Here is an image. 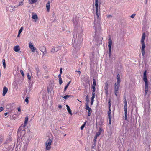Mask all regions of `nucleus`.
Returning a JSON list of instances; mask_svg holds the SVG:
<instances>
[{
    "mask_svg": "<svg viewBox=\"0 0 151 151\" xmlns=\"http://www.w3.org/2000/svg\"><path fill=\"white\" fill-rule=\"evenodd\" d=\"M100 4L101 3L99 4H94V2L93 4V9L95 8V14L96 15V17H95L94 27L96 31V32L101 31V29L100 24Z\"/></svg>",
    "mask_w": 151,
    "mask_h": 151,
    "instance_id": "obj_1",
    "label": "nucleus"
},
{
    "mask_svg": "<svg viewBox=\"0 0 151 151\" xmlns=\"http://www.w3.org/2000/svg\"><path fill=\"white\" fill-rule=\"evenodd\" d=\"M28 121V118L27 117H26L25 118V121L24 124H22L18 129L17 131V134L18 135H20V136H21L22 135L21 134L23 133V134L22 135V136H23L25 133V130L24 128L27 125V123Z\"/></svg>",
    "mask_w": 151,
    "mask_h": 151,
    "instance_id": "obj_2",
    "label": "nucleus"
},
{
    "mask_svg": "<svg viewBox=\"0 0 151 151\" xmlns=\"http://www.w3.org/2000/svg\"><path fill=\"white\" fill-rule=\"evenodd\" d=\"M82 38H73V44L76 48L80 47L82 41Z\"/></svg>",
    "mask_w": 151,
    "mask_h": 151,
    "instance_id": "obj_3",
    "label": "nucleus"
},
{
    "mask_svg": "<svg viewBox=\"0 0 151 151\" xmlns=\"http://www.w3.org/2000/svg\"><path fill=\"white\" fill-rule=\"evenodd\" d=\"M108 55L109 57H110L111 54L112 40L111 38L108 40Z\"/></svg>",
    "mask_w": 151,
    "mask_h": 151,
    "instance_id": "obj_4",
    "label": "nucleus"
},
{
    "mask_svg": "<svg viewBox=\"0 0 151 151\" xmlns=\"http://www.w3.org/2000/svg\"><path fill=\"white\" fill-rule=\"evenodd\" d=\"M145 38H142L141 41L142 45L141 47V53L142 55L143 56L145 55V44L144 40Z\"/></svg>",
    "mask_w": 151,
    "mask_h": 151,
    "instance_id": "obj_5",
    "label": "nucleus"
},
{
    "mask_svg": "<svg viewBox=\"0 0 151 151\" xmlns=\"http://www.w3.org/2000/svg\"><path fill=\"white\" fill-rule=\"evenodd\" d=\"M52 142V140L49 138L46 141L45 143L46 149L47 150H49L51 148V145Z\"/></svg>",
    "mask_w": 151,
    "mask_h": 151,
    "instance_id": "obj_6",
    "label": "nucleus"
},
{
    "mask_svg": "<svg viewBox=\"0 0 151 151\" xmlns=\"http://www.w3.org/2000/svg\"><path fill=\"white\" fill-rule=\"evenodd\" d=\"M29 139H27L26 141H24V147L23 149V150L24 151H26L27 150V146L29 143Z\"/></svg>",
    "mask_w": 151,
    "mask_h": 151,
    "instance_id": "obj_7",
    "label": "nucleus"
},
{
    "mask_svg": "<svg viewBox=\"0 0 151 151\" xmlns=\"http://www.w3.org/2000/svg\"><path fill=\"white\" fill-rule=\"evenodd\" d=\"M146 70L144 71V73L143 80L145 82V85H148L147 79V78Z\"/></svg>",
    "mask_w": 151,
    "mask_h": 151,
    "instance_id": "obj_8",
    "label": "nucleus"
},
{
    "mask_svg": "<svg viewBox=\"0 0 151 151\" xmlns=\"http://www.w3.org/2000/svg\"><path fill=\"white\" fill-rule=\"evenodd\" d=\"M29 47L33 52H35L36 50V48L34 47L33 44L31 42H29Z\"/></svg>",
    "mask_w": 151,
    "mask_h": 151,
    "instance_id": "obj_9",
    "label": "nucleus"
},
{
    "mask_svg": "<svg viewBox=\"0 0 151 151\" xmlns=\"http://www.w3.org/2000/svg\"><path fill=\"white\" fill-rule=\"evenodd\" d=\"M108 84L106 82L105 83V86L104 87L105 93L106 96L108 94Z\"/></svg>",
    "mask_w": 151,
    "mask_h": 151,
    "instance_id": "obj_10",
    "label": "nucleus"
},
{
    "mask_svg": "<svg viewBox=\"0 0 151 151\" xmlns=\"http://www.w3.org/2000/svg\"><path fill=\"white\" fill-rule=\"evenodd\" d=\"M40 50L43 52V55H45L46 53L47 52L46 50V49L45 47L44 46H42L40 47Z\"/></svg>",
    "mask_w": 151,
    "mask_h": 151,
    "instance_id": "obj_11",
    "label": "nucleus"
},
{
    "mask_svg": "<svg viewBox=\"0 0 151 151\" xmlns=\"http://www.w3.org/2000/svg\"><path fill=\"white\" fill-rule=\"evenodd\" d=\"M8 88L6 87H4L3 90V95L4 96L7 93L8 91Z\"/></svg>",
    "mask_w": 151,
    "mask_h": 151,
    "instance_id": "obj_12",
    "label": "nucleus"
},
{
    "mask_svg": "<svg viewBox=\"0 0 151 151\" xmlns=\"http://www.w3.org/2000/svg\"><path fill=\"white\" fill-rule=\"evenodd\" d=\"M119 88V87L115 86L114 88V93L115 96H118V91Z\"/></svg>",
    "mask_w": 151,
    "mask_h": 151,
    "instance_id": "obj_13",
    "label": "nucleus"
},
{
    "mask_svg": "<svg viewBox=\"0 0 151 151\" xmlns=\"http://www.w3.org/2000/svg\"><path fill=\"white\" fill-rule=\"evenodd\" d=\"M85 109L86 110H88V111H92L91 109L89 107L88 104H87V103L85 104Z\"/></svg>",
    "mask_w": 151,
    "mask_h": 151,
    "instance_id": "obj_14",
    "label": "nucleus"
},
{
    "mask_svg": "<svg viewBox=\"0 0 151 151\" xmlns=\"http://www.w3.org/2000/svg\"><path fill=\"white\" fill-rule=\"evenodd\" d=\"M20 50L19 47L18 45L14 47V50L16 52H19Z\"/></svg>",
    "mask_w": 151,
    "mask_h": 151,
    "instance_id": "obj_15",
    "label": "nucleus"
},
{
    "mask_svg": "<svg viewBox=\"0 0 151 151\" xmlns=\"http://www.w3.org/2000/svg\"><path fill=\"white\" fill-rule=\"evenodd\" d=\"M46 9L47 11L49 12L50 10V2L49 1L46 5Z\"/></svg>",
    "mask_w": 151,
    "mask_h": 151,
    "instance_id": "obj_16",
    "label": "nucleus"
},
{
    "mask_svg": "<svg viewBox=\"0 0 151 151\" xmlns=\"http://www.w3.org/2000/svg\"><path fill=\"white\" fill-rule=\"evenodd\" d=\"M32 18L34 19L35 22H36L38 20V17L36 14H34L32 15Z\"/></svg>",
    "mask_w": 151,
    "mask_h": 151,
    "instance_id": "obj_17",
    "label": "nucleus"
},
{
    "mask_svg": "<svg viewBox=\"0 0 151 151\" xmlns=\"http://www.w3.org/2000/svg\"><path fill=\"white\" fill-rule=\"evenodd\" d=\"M66 106L67 107V110L68 112V113L71 115H72V114L71 111V109H70L69 106L67 105H66Z\"/></svg>",
    "mask_w": 151,
    "mask_h": 151,
    "instance_id": "obj_18",
    "label": "nucleus"
},
{
    "mask_svg": "<svg viewBox=\"0 0 151 151\" xmlns=\"http://www.w3.org/2000/svg\"><path fill=\"white\" fill-rule=\"evenodd\" d=\"M109 119V123L111 124V123L112 116L111 115H108Z\"/></svg>",
    "mask_w": 151,
    "mask_h": 151,
    "instance_id": "obj_19",
    "label": "nucleus"
},
{
    "mask_svg": "<svg viewBox=\"0 0 151 151\" xmlns=\"http://www.w3.org/2000/svg\"><path fill=\"white\" fill-rule=\"evenodd\" d=\"M145 96H146L147 95V92H148V85H145Z\"/></svg>",
    "mask_w": 151,
    "mask_h": 151,
    "instance_id": "obj_20",
    "label": "nucleus"
},
{
    "mask_svg": "<svg viewBox=\"0 0 151 151\" xmlns=\"http://www.w3.org/2000/svg\"><path fill=\"white\" fill-rule=\"evenodd\" d=\"M37 1V0H29V3L30 4H34L36 3Z\"/></svg>",
    "mask_w": 151,
    "mask_h": 151,
    "instance_id": "obj_21",
    "label": "nucleus"
},
{
    "mask_svg": "<svg viewBox=\"0 0 151 151\" xmlns=\"http://www.w3.org/2000/svg\"><path fill=\"white\" fill-rule=\"evenodd\" d=\"M120 79H117V81L116 82V85L115 86H116L117 87H120Z\"/></svg>",
    "mask_w": 151,
    "mask_h": 151,
    "instance_id": "obj_22",
    "label": "nucleus"
},
{
    "mask_svg": "<svg viewBox=\"0 0 151 151\" xmlns=\"http://www.w3.org/2000/svg\"><path fill=\"white\" fill-rule=\"evenodd\" d=\"M23 27H21L19 31L18 34V35H17L18 37H19V35H20V34L21 33V32H22V30H23Z\"/></svg>",
    "mask_w": 151,
    "mask_h": 151,
    "instance_id": "obj_23",
    "label": "nucleus"
},
{
    "mask_svg": "<svg viewBox=\"0 0 151 151\" xmlns=\"http://www.w3.org/2000/svg\"><path fill=\"white\" fill-rule=\"evenodd\" d=\"M54 48V50H55V52H57L59 50H60L61 49V47L60 46L55 47Z\"/></svg>",
    "mask_w": 151,
    "mask_h": 151,
    "instance_id": "obj_24",
    "label": "nucleus"
},
{
    "mask_svg": "<svg viewBox=\"0 0 151 151\" xmlns=\"http://www.w3.org/2000/svg\"><path fill=\"white\" fill-rule=\"evenodd\" d=\"M104 124V122L102 119H101L100 120L99 122V124L100 125H102Z\"/></svg>",
    "mask_w": 151,
    "mask_h": 151,
    "instance_id": "obj_25",
    "label": "nucleus"
},
{
    "mask_svg": "<svg viewBox=\"0 0 151 151\" xmlns=\"http://www.w3.org/2000/svg\"><path fill=\"white\" fill-rule=\"evenodd\" d=\"M85 101L86 102V103H87V104H88V103L89 101V96L88 95H87L85 98Z\"/></svg>",
    "mask_w": 151,
    "mask_h": 151,
    "instance_id": "obj_26",
    "label": "nucleus"
},
{
    "mask_svg": "<svg viewBox=\"0 0 151 151\" xmlns=\"http://www.w3.org/2000/svg\"><path fill=\"white\" fill-rule=\"evenodd\" d=\"M93 83L92 86L95 87L96 85V83L95 79L94 78L93 79Z\"/></svg>",
    "mask_w": 151,
    "mask_h": 151,
    "instance_id": "obj_27",
    "label": "nucleus"
},
{
    "mask_svg": "<svg viewBox=\"0 0 151 151\" xmlns=\"http://www.w3.org/2000/svg\"><path fill=\"white\" fill-rule=\"evenodd\" d=\"M125 113V120H127V111H124Z\"/></svg>",
    "mask_w": 151,
    "mask_h": 151,
    "instance_id": "obj_28",
    "label": "nucleus"
},
{
    "mask_svg": "<svg viewBox=\"0 0 151 151\" xmlns=\"http://www.w3.org/2000/svg\"><path fill=\"white\" fill-rule=\"evenodd\" d=\"M3 67L4 69H5L6 68V64L5 63V59H3Z\"/></svg>",
    "mask_w": 151,
    "mask_h": 151,
    "instance_id": "obj_29",
    "label": "nucleus"
},
{
    "mask_svg": "<svg viewBox=\"0 0 151 151\" xmlns=\"http://www.w3.org/2000/svg\"><path fill=\"white\" fill-rule=\"evenodd\" d=\"M4 137L2 135H0V145H1L2 142L3 140Z\"/></svg>",
    "mask_w": 151,
    "mask_h": 151,
    "instance_id": "obj_30",
    "label": "nucleus"
},
{
    "mask_svg": "<svg viewBox=\"0 0 151 151\" xmlns=\"http://www.w3.org/2000/svg\"><path fill=\"white\" fill-rule=\"evenodd\" d=\"M35 69L37 72V75L38 76L39 75V73H40V70L37 67H35Z\"/></svg>",
    "mask_w": 151,
    "mask_h": 151,
    "instance_id": "obj_31",
    "label": "nucleus"
},
{
    "mask_svg": "<svg viewBox=\"0 0 151 151\" xmlns=\"http://www.w3.org/2000/svg\"><path fill=\"white\" fill-rule=\"evenodd\" d=\"M62 96V97H63V98H64L65 99H67L69 98L70 97H71V96L73 97V96L71 95H67L64 96H63H63Z\"/></svg>",
    "mask_w": 151,
    "mask_h": 151,
    "instance_id": "obj_32",
    "label": "nucleus"
},
{
    "mask_svg": "<svg viewBox=\"0 0 151 151\" xmlns=\"http://www.w3.org/2000/svg\"><path fill=\"white\" fill-rule=\"evenodd\" d=\"M86 121L85 122H84V124L82 125L81 127V130H83V128H84V127H85V125L86 124Z\"/></svg>",
    "mask_w": 151,
    "mask_h": 151,
    "instance_id": "obj_33",
    "label": "nucleus"
},
{
    "mask_svg": "<svg viewBox=\"0 0 151 151\" xmlns=\"http://www.w3.org/2000/svg\"><path fill=\"white\" fill-rule=\"evenodd\" d=\"M27 77L29 80H30L31 79V75H30L28 73L27 74Z\"/></svg>",
    "mask_w": 151,
    "mask_h": 151,
    "instance_id": "obj_34",
    "label": "nucleus"
},
{
    "mask_svg": "<svg viewBox=\"0 0 151 151\" xmlns=\"http://www.w3.org/2000/svg\"><path fill=\"white\" fill-rule=\"evenodd\" d=\"M127 104H124V111H127Z\"/></svg>",
    "mask_w": 151,
    "mask_h": 151,
    "instance_id": "obj_35",
    "label": "nucleus"
},
{
    "mask_svg": "<svg viewBox=\"0 0 151 151\" xmlns=\"http://www.w3.org/2000/svg\"><path fill=\"white\" fill-rule=\"evenodd\" d=\"M29 97L28 96L26 97L25 101L26 102H27V103H28L29 102Z\"/></svg>",
    "mask_w": 151,
    "mask_h": 151,
    "instance_id": "obj_36",
    "label": "nucleus"
},
{
    "mask_svg": "<svg viewBox=\"0 0 151 151\" xmlns=\"http://www.w3.org/2000/svg\"><path fill=\"white\" fill-rule=\"evenodd\" d=\"M94 98L92 97L91 98V105H93V104Z\"/></svg>",
    "mask_w": 151,
    "mask_h": 151,
    "instance_id": "obj_37",
    "label": "nucleus"
},
{
    "mask_svg": "<svg viewBox=\"0 0 151 151\" xmlns=\"http://www.w3.org/2000/svg\"><path fill=\"white\" fill-rule=\"evenodd\" d=\"M111 108L109 109V111L108 112V115H111Z\"/></svg>",
    "mask_w": 151,
    "mask_h": 151,
    "instance_id": "obj_38",
    "label": "nucleus"
},
{
    "mask_svg": "<svg viewBox=\"0 0 151 151\" xmlns=\"http://www.w3.org/2000/svg\"><path fill=\"white\" fill-rule=\"evenodd\" d=\"M100 3H99V0H95V2L94 3V4H99Z\"/></svg>",
    "mask_w": 151,
    "mask_h": 151,
    "instance_id": "obj_39",
    "label": "nucleus"
},
{
    "mask_svg": "<svg viewBox=\"0 0 151 151\" xmlns=\"http://www.w3.org/2000/svg\"><path fill=\"white\" fill-rule=\"evenodd\" d=\"M92 92H95V87L92 86Z\"/></svg>",
    "mask_w": 151,
    "mask_h": 151,
    "instance_id": "obj_40",
    "label": "nucleus"
},
{
    "mask_svg": "<svg viewBox=\"0 0 151 151\" xmlns=\"http://www.w3.org/2000/svg\"><path fill=\"white\" fill-rule=\"evenodd\" d=\"M102 130L101 128H99L98 132H99V133H100V134H101V133Z\"/></svg>",
    "mask_w": 151,
    "mask_h": 151,
    "instance_id": "obj_41",
    "label": "nucleus"
},
{
    "mask_svg": "<svg viewBox=\"0 0 151 151\" xmlns=\"http://www.w3.org/2000/svg\"><path fill=\"white\" fill-rule=\"evenodd\" d=\"M23 5V1H21L19 2V4L18 5L19 6H22Z\"/></svg>",
    "mask_w": 151,
    "mask_h": 151,
    "instance_id": "obj_42",
    "label": "nucleus"
},
{
    "mask_svg": "<svg viewBox=\"0 0 151 151\" xmlns=\"http://www.w3.org/2000/svg\"><path fill=\"white\" fill-rule=\"evenodd\" d=\"M68 86V85H67L64 88V92H65L67 88H68V86Z\"/></svg>",
    "mask_w": 151,
    "mask_h": 151,
    "instance_id": "obj_43",
    "label": "nucleus"
},
{
    "mask_svg": "<svg viewBox=\"0 0 151 151\" xmlns=\"http://www.w3.org/2000/svg\"><path fill=\"white\" fill-rule=\"evenodd\" d=\"M62 79H59V84L61 85L62 84Z\"/></svg>",
    "mask_w": 151,
    "mask_h": 151,
    "instance_id": "obj_44",
    "label": "nucleus"
},
{
    "mask_svg": "<svg viewBox=\"0 0 151 151\" xmlns=\"http://www.w3.org/2000/svg\"><path fill=\"white\" fill-rule=\"evenodd\" d=\"M20 72L22 76H24V73H23V70H20Z\"/></svg>",
    "mask_w": 151,
    "mask_h": 151,
    "instance_id": "obj_45",
    "label": "nucleus"
},
{
    "mask_svg": "<svg viewBox=\"0 0 151 151\" xmlns=\"http://www.w3.org/2000/svg\"><path fill=\"white\" fill-rule=\"evenodd\" d=\"M55 50V48H54V49H52L51 50V53H54V52H55V50Z\"/></svg>",
    "mask_w": 151,
    "mask_h": 151,
    "instance_id": "obj_46",
    "label": "nucleus"
},
{
    "mask_svg": "<svg viewBox=\"0 0 151 151\" xmlns=\"http://www.w3.org/2000/svg\"><path fill=\"white\" fill-rule=\"evenodd\" d=\"M101 134L100 133H99V132H97L96 133L95 136H96L97 137H98Z\"/></svg>",
    "mask_w": 151,
    "mask_h": 151,
    "instance_id": "obj_47",
    "label": "nucleus"
},
{
    "mask_svg": "<svg viewBox=\"0 0 151 151\" xmlns=\"http://www.w3.org/2000/svg\"><path fill=\"white\" fill-rule=\"evenodd\" d=\"M96 144H95L94 143L92 145V149H94L95 148V147L96 146Z\"/></svg>",
    "mask_w": 151,
    "mask_h": 151,
    "instance_id": "obj_48",
    "label": "nucleus"
},
{
    "mask_svg": "<svg viewBox=\"0 0 151 151\" xmlns=\"http://www.w3.org/2000/svg\"><path fill=\"white\" fill-rule=\"evenodd\" d=\"M145 33H143L142 34V38H145Z\"/></svg>",
    "mask_w": 151,
    "mask_h": 151,
    "instance_id": "obj_49",
    "label": "nucleus"
},
{
    "mask_svg": "<svg viewBox=\"0 0 151 151\" xmlns=\"http://www.w3.org/2000/svg\"><path fill=\"white\" fill-rule=\"evenodd\" d=\"M92 97L95 98V92H92Z\"/></svg>",
    "mask_w": 151,
    "mask_h": 151,
    "instance_id": "obj_50",
    "label": "nucleus"
},
{
    "mask_svg": "<svg viewBox=\"0 0 151 151\" xmlns=\"http://www.w3.org/2000/svg\"><path fill=\"white\" fill-rule=\"evenodd\" d=\"M135 15L136 14H133L132 15H131V16H130V17L132 18H133L135 16Z\"/></svg>",
    "mask_w": 151,
    "mask_h": 151,
    "instance_id": "obj_51",
    "label": "nucleus"
},
{
    "mask_svg": "<svg viewBox=\"0 0 151 151\" xmlns=\"http://www.w3.org/2000/svg\"><path fill=\"white\" fill-rule=\"evenodd\" d=\"M91 112H92V111H88V116H89L91 115Z\"/></svg>",
    "mask_w": 151,
    "mask_h": 151,
    "instance_id": "obj_52",
    "label": "nucleus"
},
{
    "mask_svg": "<svg viewBox=\"0 0 151 151\" xmlns=\"http://www.w3.org/2000/svg\"><path fill=\"white\" fill-rule=\"evenodd\" d=\"M3 109H4L2 107H0V112L2 111L3 110Z\"/></svg>",
    "mask_w": 151,
    "mask_h": 151,
    "instance_id": "obj_53",
    "label": "nucleus"
},
{
    "mask_svg": "<svg viewBox=\"0 0 151 151\" xmlns=\"http://www.w3.org/2000/svg\"><path fill=\"white\" fill-rule=\"evenodd\" d=\"M117 79H120V75H119V74H118L117 75Z\"/></svg>",
    "mask_w": 151,
    "mask_h": 151,
    "instance_id": "obj_54",
    "label": "nucleus"
},
{
    "mask_svg": "<svg viewBox=\"0 0 151 151\" xmlns=\"http://www.w3.org/2000/svg\"><path fill=\"white\" fill-rule=\"evenodd\" d=\"M61 74H60L58 76V77L59 79H62L61 76Z\"/></svg>",
    "mask_w": 151,
    "mask_h": 151,
    "instance_id": "obj_55",
    "label": "nucleus"
},
{
    "mask_svg": "<svg viewBox=\"0 0 151 151\" xmlns=\"http://www.w3.org/2000/svg\"><path fill=\"white\" fill-rule=\"evenodd\" d=\"M17 109H18V111H19V112L21 111V109L19 107Z\"/></svg>",
    "mask_w": 151,
    "mask_h": 151,
    "instance_id": "obj_56",
    "label": "nucleus"
},
{
    "mask_svg": "<svg viewBox=\"0 0 151 151\" xmlns=\"http://www.w3.org/2000/svg\"><path fill=\"white\" fill-rule=\"evenodd\" d=\"M124 104H127V100L126 99H125V100H124Z\"/></svg>",
    "mask_w": 151,
    "mask_h": 151,
    "instance_id": "obj_57",
    "label": "nucleus"
},
{
    "mask_svg": "<svg viewBox=\"0 0 151 151\" xmlns=\"http://www.w3.org/2000/svg\"><path fill=\"white\" fill-rule=\"evenodd\" d=\"M94 143L96 144V140L95 139H94L93 140Z\"/></svg>",
    "mask_w": 151,
    "mask_h": 151,
    "instance_id": "obj_58",
    "label": "nucleus"
},
{
    "mask_svg": "<svg viewBox=\"0 0 151 151\" xmlns=\"http://www.w3.org/2000/svg\"><path fill=\"white\" fill-rule=\"evenodd\" d=\"M62 68H61L60 69V74H62Z\"/></svg>",
    "mask_w": 151,
    "mask_h": 151,
    "instance_id": "obj_59",
    "label": "nucleus"
},
{
    "mask_svg": "<svg viewBox=\"0 0 151 151\" xmlns=\"http://www.w3.org/2000/svg\"><path fill=\"white\" fill-rule=\"evenodd\" d=\"M111 104V99H109L108 101V104Z\"/></svg>",
    "mask_w": 151,
    "mask_h": 151,
    "instance_id": "obj_60",
    "label": "nucleus"
},
{
    "mask_svg": "<svg viewBox=\"0 0 151 151\" xmlns=\"http://www.w3.org/2000/svg\"><path fill=\"white\" fill-rule=\"evenodd\" d=\"M8 114V113L7 112H6L4 113V115L5 116H6Z\"/></svg>",
    "mask_w": 151,
    "mask_h": 151,
    "instance_id": "obj_61",
    "label": "nucleus"
},
{
    "mask_svg": "<svg viewBox=\"0 0 151 151\" xmlns=\"http://www.w3.org/2000/svg\"><path fill=\"white\" fill-rule=\"evenodd\" d=\"M75 72H78V73H79V74H80L81 73V72L80 71H76Z\"/></svg>",
    "mask_w": 151,
    "mask_h": 151,
    "instance_id": "obj_62",
    "label": "nucleus"
},
{
    "mask_svg": "<svg viewBox=\"0 0 151 151\" xmlns=\"http://www.w3.org/2000/svg\"><path fill=\"white\" fill-rule=\"evenodd\" d=\"M58 107L59 108L61 109L62 107V106L61 105H60L58 106Z\"/></svg>",
    "mask_w": 151,
    "mask_h": 151,
    "instance_id": "obj_63",
    "label": "nucleus"
},
{
    "mask_svg": "<svg viewBox=\"0 0 151 151\" xmlns=\"http://www.w3.org/2000/svg\"><path fill=\"white\" fill-rule=\"evenodd\" d=\"M110 17H112V16L111 15H108L107 16V17L108 18H110Z\"/></svg>",
    "mask_w": 151,
    "mask_h": 151,
    "instance_id": "obj_64",
    "label": "nucleus"
}]
</instances>
